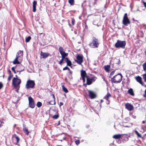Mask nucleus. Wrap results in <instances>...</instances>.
Here are the masks:
<instances>
[{"label":"nucleus","mask_w":146,"mask_h":146,"mask_svg":"<svg viewBox=\"0 0 146 146\" xmlns=\"http://www.w3.org/2000/svg\"><path fill=\"white\" fill-rule=\"evenodd\" d=\"M143 78L144 79V81L146 82V73L144 74Z\"/></svg>","instance_id":"obj_36"},{"label":"nucleus","mask_w":146,"mask_h":146,"mask_svg":"<svg viewBox=\"0 0 146 146\" xmlns=\"http://www.w3.org/2000/svg\"><path fill=\"white\" fill-rule=\"evenodd\" d=\"M8 72L9 73V75H12V74H11V70H8Z\"/></svg>","instance_id":"obj_49"},{"label":"nucleus","mask_w":146,"mask_h":146,"mask_svg":"<svg viewBox=\"0 0 146 146\" xmlns=\"http://www.w3.org/2000/svg\"><path fill=\"white\" fill-rule=\"evenodd\" d=\"M15 88L16 89L19 90V84H12Z\"/></svg>","instance_id":"obj_25"},{"label":"nucleus","mask_w":146,"mask_h":146,"mask_svg":"<svg viewBox=\"0 0 146 146\" xmlns=\"http://www.w3.org/2000/svg\"><path fill=\"white\" fill-rule=\"evenodd\" d=\"M110 65H107L106 66H104V68L105 70L107 72H109L110 71L109 69L110 68Z\"/></svg>","instance_id":"obj_20"},{"label":"nucleus","mask_w":146,"mask_h":146,"mask_svg":"<svg viewBox=\"0 0 146 146\" xmlns=\"http://www.w3.org/2000/svg\"><path fill=\"white\" fill-rule=\"evenodd\" d=\"M126 44V43L125 41L118 40L115 44V46L117 48H124Z\"/></svg>","instance_id":"obj_4"},{"label":"nucleus","mask_w":146,"mask_h":146,"mask_svg":"<svg viewBox=\"0 0 146 146\" xmlns=\"http://www.w3.org/2000/svg\"><path fill=\"white\" fill-rule=\"evenodd\" d=\"M99 45L98 40L95 37L92 38V42H90L89 44L90 47L94 48H98Z\"/></svg>","instance_id":"obj_3"},{"label":"nucleus","mask_w":146,"mask_h":146,"mask_svg":"<svg viewBox=\"0 0 146 146\" xmlns=\"http://www.w3.org/2000/svg\"><path fill=\"white\" fill-rule=\"evenodd\" d=\"M59 51L60 54H61L63 52H64L63 48L61 46H60L59 47Z\"/></svg>","instance_id":"obj_30"},{"label":"nucleus","mask_w":146,"mask_h":146,"mask_svg":"<svg viewBox=\"0 0 146 146\" xmlns=\"http://www.w3.org/2000/svg\"><path fill=\"white\" fill-rule=\"evenodd\" d=\"M88 91L89 96L91 99H94L96 98V95L94 92L91 90H88Z\"/></svg>","instance_id":"obj_9"},{"label":"nucleus","mask_w":146,"mask_h":146,"mask_svg":"<svg viewBox=\"0 0 146 146\" xmlns=\"http://www.w3.org/2000/svg\"><path fill=\"white\" fill-rule=\"evenodd\" d=\"M115 72V71H112L110 74V76H112L113 75Z\"/></svg>","instance_id":"obj_44"},{"label":"nucleus","mask_w":146,"mask_h":146,"mask_svg":"<svg viewBox=\"0 0 146 146\" xmlns=\"http://www.w3.org/2000/svg\"><path fill=\"white\" fill-rule=\"evenodd\" d=\"M60 54L61 55H63L66 56H67L68 55V54L67 53H66L64 51Z\"/></svg>","instance_id":"obj_34"},{"label":"nucleus","mask_w":146,"mask_h":146,"mask_svg":"<svg viewBox=\"0 0 146 146\" xmlns=\"http://www.w3.org/2000/svg\"><path fill=\"white\" fill-rule=\"evenodd\" d=\"M15 68L14 67H13L11 68V70H12V71L14 72L15 74H16V72L15 71Z\"/></svg>","instance_id":"obj_40"},{"label":"nucleus","mask_w":146,"mask_h":146,"mask_svg":"<svg viewBox=\"0 0 146 146\" xmlns=\"http://www.w3.org/2000/svg\"><path fill=\"white\" fill-rule=\"evenodd\" d=\"M29 106L32 108H34L35 107V104L33 99L31 96L28 97Z\"/></svg>","instance_id":"obj_7"},{"label":"nucleus","mask_w":146,"mask_h":146,"mask_svg":"<svg viewBox=\"0 0 146 146\" xmlns=\"http://www.w3.org/2000/svg\"><path fill=\"white\" fill-rule=\"evenodd\" d=\"M121 134H116L114 135L113 138L115 139H118L121 138Z\"/></svg>","instance_id":"obj_22"},{"label":"nucleus","mask_w":146,"mask_h":146,"mask_svg":"<svg viewBox=\"0 0 146 146\" xmlns=\"http://www.w3.org/2000/svg\"><path fill=\"white\" fill-rule=\"evenodd\" d=\"M35 82L33 80H29L27 81L25 85V88L27 89L30 88H33L35 86Z\"/></svg>","instance_id":"obj_5"},{"label":"nucleus","mask_w":146,"mask_h":146,"mask_svg":"<svg viewBox=\"0 0 146 146\" xmlns=\"http://www.w3.org/2000/svg\"><path fill=\"white\" fill-rule=\"evenodd\" d=\"M83 56L82 55H78L76 57V60L75 61L79 64H81L83 62Z\"/></svg>","instance_id":"obj_8"},{"label":"nucleus","mask_w":146,"mask_h":146,"mask_svg":"<svg viewBox=\"0 0 146 146\" xmlns=\"http://www.w3.org/2000/svg\"><path fill=\"white\" fill-rule=\"evenodd\" d=\"M23 131L25 134L27 135H28L30 133V132L28 131V129L26 127L25 125L24 124H23Z\"/></svg>","instance_id":"obj_13"},{"label":"nucleus","mask_w":146,"mask_h":146,"mask_svg":"<svg viewBox=\"0 0 146 146\" xmlns=\"http://www.w3.org/2000/svg\"><path fill=\"white\" fill-rule=\"evenodd\" d=\"M62 56V60H63V59L65 58V57L66 56H64L63 55H61Z\"/></svg>","instance_id":"obj_48"},{"label":"nucleus","mask_w":146,"mask_h":146,"mask_svg":"<svg viewBox=\"0 0 146 146\" xmlns=\"http://www.w3.org/2000/svg\"><path fill=\"white\" fill-rule=\"evenodd\" d=\"M21 81L19 79L17 78H14L12 80V84H20L21 83Z\"/></svg>","instance_id":"obj_12"},{"label":"nucleus","mask_w":146,"mask_h":146,"mask_svg":"<svg viewBox=\"0 0 146 146\" xmlns=\"http://www.w3.org/2000/svg\"><path fill=\"white\" fill-rule=\"evenodd\" d=\"M0 123H4V122H3V121H1V120H0Z\"/></svg>","instance_id":"obj_54"},{"label":"nucleus","mask_w":146,"mask_h":146,"mask_svg":"<svg viewBox=\"0 0 146 146\" xmlns=\"http://www.w3.org/2000/svg\"><path fill=\"white\" fill-rule=\"evenodd\" d=\"M143 69L144 70H146V61L143 64Z\"/></svg>","instance_id":"obj_33"},{"label":"nucleus","mask_w":146,"mask_h":146,"mask_svg":"<svg viewBox=\"0 0 146 146\" xmlns=\"http://www.w3.org/2000/svg\"><path fill=\"white\" fill-rule=\"evenodd\" d=\"M15 76H16V78H17V75H16Z\"/></svg>","instance_id":"obj_62"},{"label":"nucleus","mask_w":146,"mask_h":146,"mask_svg":"<svg viewBox=\"0 0 146 146\" xmlns=\"http://www.w3.org/2000/svg\"><path fill=\"white\" fill-rule=\"evenodd\" d=\"M122 75L121 74L119 73L111 78V81L113 83H120L122 80Z\"/></svg>","instance_id":"obj_2"},{"label":"nucleus","mask_w":146,"mask_h":146,"mask_svg":"<svg viewBox=\"0 0 146 146\" xmlns=\"http://www.w3.org/2000/svg\"><path fill=\"white\" fill-rule=\"evenodd\" d=\"M107 100V102H106L107 104H109L110 103V101L109 100Z\"/></svg>","instance_id":"obj_50"},{"label":"nucleus","mask_w":146,"mask_h":146,"mask_svg":"<svg viewBox=\"0 0 146 146\" xmlns=\"http://www.w3.org/2000/svg\"><path fill=\"white\" fill-rule=\"evenodd\" d=\"M49 55V54L47 53L43 52L42 51L41 52V56L42 58H46Z\"/></svg>","instance_id":"obj_14"},{"label":"nucleus","mask_w":146,"mask_h":146,"mask_svg":"<svg viewBox=\"0 0 146 146\" xmlns=\"http://www.w3.org/2000/svg\"><path fill=\"white\" fill-rule=\"evenodd\" d=\"M69 74H72V71L71 70H69Z\"/></svg>","instance_id":"obj_47"},{"label":"nucleus","mask_w":146,"mask_h":146,"mask_svg":"<svg viewBox=\"0 0 146 146\" xmlns=\"http://www.w3.org/2000/svg\"><path fill=\"white\" fill-rule=\"evenodd\" d=\"M68 77L69 78H70V79H72V74H69L68 75Z\"/></svg>","instance_id":"obj_41"},{"label":"nucleus","mask_w":146,"mask_h":146,"mask_svg":"<svg viewBox=\"0 0 146 146\" xmlns=\"http://www.w3.org/2000/svg\"><path fill=\"white\" fill-rule=\"evenodd\" d=\"M52 95H53V97L54 98V101H50L49 102V104H51V105H54V104H55V101L54 96V94H53Z\"/></svg>","instance_id":"obj_24"},{"label":"nucleus","mask_w":146,"mask_h":146,"mask_svg":"<svg viewBox=\"0 0 146 146\" xmlns=\"http://www.w3.org/2000/svg\"><path fill=\"white\" fill-rule=\"evenodd\" d=\"M95 77H93L91 78H89L88 76H86L87 83L86 84L88 85H90L92 84V81H94L95 80Z\"/></svg>","instance_id":"obj_10"},{"label":"nucleus","mask_w":146,"mask_h":146,"mask_svg":"<svg viewBox=\"0 0 146 146\" xmlns=\"http://www.w3.org/2000/svg\"><path fill=\"white\" fill-rule=\"evenodd\" d=\"M68 2L72 5H73L74 4V0H69Z\"/></svg>","instance_id":"obj_29"},{"label":"nucleus","mask_w":146,"mask_h":146,"mask_svg":"<svg viewBox=\"0 0 146 146\" xmlns=\"http://www.w3.org/2000/svg\"><path fill=\"white\" fill-rule=\"evenodd\" d=\"M70 70L69 68L67 66L65 67H64L63 68V70Z\"/></svg>","instance_id":"obj_38"},{"label":"nucleus","mask_w":146,"mask_h":146,"mask_svg":"<svg viewBox=\"0 0 146 146\" xmlns=\"http://www.w3.org/2000/svg\"><path fill=\"white\" fill-rule=\"evenodd\" d=\"M125 120L126 121H129V118L128 117H126L125 118Z\"/></svg>","instance_id":"obj_43"},{"label":"nucleus","mask_w":146,"mask_h":146,"mask_svg":"<svg viewBox=\"0 0 146 146\" xmlns=\"http://www.w3.org/2000/svg\"><path fill=\"white\" fill-rule=\"evenodd\" d=\"M135 134L137 135L138 137L140 138L142 137L141 135L139 133V132L137 130H135Z\"/></svg>","instance_id":"obj_28"},{"label":"nucleus","mask_w":146,"mask_h":146,"mask_svg":"<svg viewBox=\"0 0 146 146\" xmlns=\"http://www.w3.org/2000/svg\"><path fill=\"white\" fill-rule=\"evenodd\" d=\"M111 96L110 94L108 93L104 97V99H105L106 100H109V98Z\"/></svg>","instance_id":"obj_23"},{"label":"nucleus","mask_w":146,"mask_h":146,"mask_svg":"<svg viewBox=\"0 0 146 146\" xmlns=\"http://www.w3.org/2000/svg\"><path fill=\"white\" fill-rule=\"evenodd\" d=\"M59 124H60V122H59V123H58V125H59Z\"/></svg>","instance_id":"obj_63"},{"label":"nucleus","mask_w":146,"mask_h":146,"mask_svg":"<svg viewBox=\"0 0 146 146\" xmlns=\"http://www.w3.org/2000/svg\"><path fill=\"white\" fill-rule=\"evenodd\" d=\"M3 87V84L1 82H0V90Z\"/></svg>","instance_id":"obj_42"},{"label":"nucleus","mask_w":146,"mask_h":146,"mask_svg":"<svg viewBox=\"0 0 146 146\" xmlns=\"http://www.w3.org/2000/svg\"><path fill=\"white\" fill-rule=\"evenodd\" d=\"M31 39V37L30 36H28L25 38V41L27 42H29Z\"/></svg>","instance_id":"obj_27"},{"label":"nucleus","mask_w":146,"mask_h":146,"mask_svg":"<svg viewBox=\"0 0 146 146\" xmlns=\"http://www.w3.org/2000/svg\"><path fill=\"white\" fill-rule=\"evenodd\" d=\"M69 25L70 27H71V25L70 24H69Z\"/></svg>","instance_id":"obj_59"},{"label":"nucleus","mask_w":146,"mask_h":146,"mask_svg":"<svg viewBox=\"0 0 146 146\" xmlns=\"http://www.w3.org/2000/svg\"><path fill=\"white\" fill-rule=\"evenodd\" d=\"M75 142L76 145H78L80 144V141L79 140H77L75 141Z\"/></svg>","instance_id":"obj_37"},{"label":"nucleus","mask_w":146,"mask_h":146,"mask_svg":"<svg viewBox=\"0 0 146 146\" xmlns=\"http://www.w3.org/2000/svg\"><path fill=\"white\" fill-rule=\"evenodd\" d=\"M62 88L63 91L65 93L68 92V91L66 88L65 87L64 85L62 86Z\"/></svg>","instance_id":"obj_26"},{"label":"nucleus","mask_w":146,"mask_h":146,"mask_svg":"<svg viewBox=\"0 0 146 146\" xmlns=\"http://www.w3.org/2000/svg\"><path fill=\"white\" fill-rule=\"evenodd\" d=\"M85 77H82V79L83 80V82H84L85 81Z\"/></svg>","instance_id":"obj_52"},{"label":"nucleus","mask_w":146,"mask_h":146,"mask_svg":"<svg viewBox=\"0 0 146 146\" xmlns=\"http://www.w3.org/2000/svg\"><path fill=\"white\" fill-rule=\"evenodd\" d=\"M16 124H15L14 125V127H16Z\"/></svg>","instance_id":"obj_58"},{"label":"nucleus","mask_w":146,"mask_h":146,"mask_svg":"<svg viewBox=\"0 0 146 146\" xmlns=\"http://www.w3.org/2000/svg\"><path fill=\"white\" fill-rule=\"evenodd\" d=\"M143 3L144 7L145 8H146V2L144 1H143Z\"/></svg>","instance_id":"obj_45"},{"label":"nucleus","mask_w":146,"mask_h":146,"mask_svg":"<svg viewBox=\"0 0 146 146\" xmlns=\"http://www.w3.org/2000/svg\"><path fill=\"white\" fill-rule=\"evenodd\" d=\"M63 102H60V106H62L63 105Z\"/></svg>","instance_id":"obj_51"},{"label":"nucleus","mask_w":146,"mask_h":146,"mask_svg":"<svg viewBox=\"0 0 146 146\" xmlns=\"http://www.w3.org/2000/svg\"><path fill=\"white\" fill-rule=\"evenodd\" d=\"M33 12H35L36 11V7L37 4V2L35 1H34L33 2Z\"/></svg>","instance_id":"obj_16"},{"label":"nucleus","mask_w":146,"mask_h":146,"mask_svg":"<svg viewBox=\"0 0 146 146\" xmlns=\"http://www.w3.org/2000/svg\"><path fill=\"white\" fill-rule=\"evenodd\" d=\"M145 121H142V123H145Z\"/></svg>","instance_id":"obj_55"},{"label":"nucleus","mask_w":146,"mask_h":146,"mask_svg":"<svg viewBox=\"0 0 146 146\" xmlns=\"http://www.w3.org/2000/svg\"><path fill=\"white\" fill-rule=\"evenodd\" d=\"M135 79L137 82H139L141 84L143 85V82L142 81V78L141 77L139 76L136 77H135Z\"/></svg>","instance_id":"obj_17"},{"label":"nucleus","mask_w":146,"mask_h":146,"mask_svg":"<svg viewBox=\"0 0 146 146\" xmlns=\"http://www.w3.org/2000/svg\"><path fill=\"white\" fill-rule=\"evenodd\" d=\"M75 21L74 19H72V25H74Z\"/></svg>","instance_id":"obj_39"},{"label":"nucleus","mask_w":146,"mask_h":146,"mask_svg":"<svg viewBox=\"0 0 146 146\" xmlns=\"http://www.w3.org/2000/svg\"><path fill=\"white\" fill-rule=\"evenodd\" d=\"M1 125L0 124V127H1Z\"/></svg>","instance_id":"obj_64"},{"label":"nucleus","mask_w":146,"mask_h":146,"mask_svg":"<svg viewBox=\"0 0 146 146\" xmlns=\"http://www.w3.org/2000/svg\"><path fill=\"white\" fill-rule=\"evenodd\" d=\"M65 58V61L67 63V65L68 66H70L71 68H72L71 66L72 63L71 61L67 57L66 58Z\"/></svg>","instance_id":"obj_15"},{"label":"nucleus","mask_w":146,"mask_h":146,"mask_svg":"<svg viewBox=\"0 0 146 146\" xmlns=\"http://www.w3.org/2000/svg\"><path fill=\"white\" fill-rule=\"evenodd\" d=\"M120 61L119 59V62L118 63H116L117 64H120Z\"/></svg>","instance_id":"obj_53"},{"label":"nucleus","mask_w":146,"mask_h":146,"mask_svg":"<svg viewBox=\"0 0 146 146\" xmlns=\"http://www.w3.org/2000/svg\"><path fill=\"white\" fill-rule=\"evenodd\" d=\"M127 92L130 95L134 96V95L133 90L132 88H130L128 91Z\"/></svg>","instance_id":"obj_21"},{"label":"nucleus","mask_w":146,"mask_h":146,"mask_svg":"<svg viewBox=\"0 0 146 146\" xmlns=\"http://www.w3.org/2000/svg\"><path fill=\"white\" fill-rule=\"evenodd\" d=\"M18 90H19L17 89V90H16V92H18Z\"/></svg>","instance_id":"obj_60"},{"label":"nucleus","mask_w":146,"mask_h":146,"mask_svg":"<svg viewBox=\"0 0 146 146\" xmlns=\"http://www.w3.org/2000/svg\"><path fill=\"white\" fill-rule=\"evenodd\" d=\"M103 101L102 100H101V102L102 103L103 102Z\"/></svg>","instance_id":"obj_57"},{"label":"nucleus","mask_w":146,"mask_h":146,"mask_svg":"<svg viewBox=\"0 0 146 146\" xmlns=\"http://www.w3.org/2000/svg\"><path fill=\"white\" fill-rule=\"evenodd\" d=\"M59 116V115L58 114V113H57V114L53 115L52 117L54 119H57L58 117Z\"/></svg>","instance_id":"obj_31"},{"label":"nucleus","mask_w":146,"mask_h":146,"mask_svg":"<svg viewBox=\"0 0 146 146\" xmlns=\"http://www.w3.org/2000/svg\"><path fill=\"white\" fill-rule=\"evenodd\" d=\"M133 118H136V116H133Z\"/></svg>","instance_id":"obj_56"},{"label":"nucleus","mask_w":146,"mask_h":146,"mask_svg":"<svg viewBox=\"0 0 146 146\" xmlns=\"http://www.w3.org/2000/svg\"><path fill=\"white\" fill-rule=\"evenodd\" d=\"M81 76L82 77H86V74L85 71L82 70L81 71Z\"/></svg>","instance_id":"obj_18"},{"label":"nucleus","mask_w":146,"mask_h":146,"mask_svg":"<svg viewBox=\"0 0 146 146\" xmlns=\"http://www.w3.org/2000/svg\"><path fill=\"white\" fill-rule=\"evenodd\" d=\"M63 60L61 59L59 61V64H61L63 62Z\"/></svg>","instance_id":"obj_46"},{"label":"nucleus","mask_w":146,"mask_h":146,"mask_svg":"<svg viewBox=\"0 0 146 146\" xmlns=\"http://www.w3.org/2000/svg\"><path fill=\"white\" fill-rule=\"evenodd\" d=\"M23 54V51L19 50L15 58L13 61V64H20L22 59Z\"/></svg>","instance_id":"obj_1"},{"label":"nucleus","mask_w":146,"mask_h":146,"mask_svg":"<svg viewBox=\"0 0 146 146\" xmlns=\"http://www.w3.org/2000/svg\"><path fill=\"white\" fill-rule=\"evenodd\" d=\"M85 27H86V28H87V25H86V26H85Z\"/></svg>","instance_id":"obj_61"},{"label":"nucleus","mask_w":146,"mask_h":146,"mask_svg":"<svg viewBox=\"0 0 146 146\" xmlns=\"http://www.w3.org/2000/svg\"><path fill=\"white\" fill-rule=\"evenodd\" d=\"M13 76V75H9L8 78L7 80L8 81H9L11 80V78H12V77Z\"/></svg>","instance_id":"obj_35"},{"label":"nucleus","mask_w":146,"mask_h":146,"mask_svg":"<svg viewBox=\"0 0 146 146\" xmlns=\"http://www.w3.org/2000/svg\"><path fill=\"white\" fill-rule=\"evenodd\" d=\"M13 137H14L16 139V144L18 145V144L19 143V141L20 140V139H19V137L18 136H16V135L15 134L13 135Z\"/></svg>","instance_id":"obj_19"},{"label":"nucleus","mask_w":146,"mask_h":146,"mask_svg":"<svg viewBox=\"0 0 146 146\" xmlns=\"http://www.w3.org/2000/svg\"><path fill=\"white\" fill-rule=\"evenodd\" d=\"M123 24L125 26H127V24L130 23V21L127 17V14L125 13L124 14L122 21Z\"/></svg>","instance_id":"obj_6"},{"label":"nucleus","mask_w":146,"mask_h":146,"mask_svg":"<svg viewBox=\"0 0 146 146\" xmlns=\"http://www.w3.org/2000/svg\"><path fill=\"white\" fill-rule=\"evenodd\" d=\"M42 103L40 102H38L36 104V106L38 108L42 106Z\"/></svg>","instance_id":"obj_32"},{"label":"nucleus","mask_w":146,"mask_h":146,"mask_svg":"<svg viewBox=\"0 0 146 146\" xmlns=\"http://www.w3.org/2000/svg\"><path fill=\"white\" fill-rule=\"evenodd\" d=\"M125 108L129 111L132 110L133 109V105L129 103L125 104Z\"/></svg>","instance_id":"obj_11"}]
</instances>
